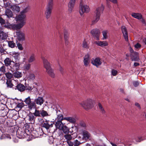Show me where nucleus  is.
Instances as JSON below:
<instances>
[{
	"instance_id": "c85d7f7f",
	"label": "nucleus",
	"mask_w": 146,
	"mask_h": 146,
	"mask_svg": "<svg viewBox=\"0 0 146 146\" xmlns=\"http://www.w3.org/2000/svg\"><path fill=\"white\" fill-rule=\"evenodd\" d=\"M49 121L46 120L44 121L42 124V127L45 128L46 129H48L50 128V125L49 123Z\"/></svg>"
},
{
	"instance_id": "f8f14e48",
	"label": "nucleus",
	"mask_w": 146,
	"mask_h": 146,
	"mask_svg": "<svg viewBox=\"0 0 146 146\" xmlns=\"http://www.w3.org/2000/svg\"><path fill=\"white\" fill-rule=\"evenodd\" d=\"M14 88L15 90H17L21 92H23L26 88V87L24 85L20 83H17V84L15 85Z\"/></svg>"
},
{
	"instance_id": "423d86ee",
	"label": "nucleus",
	"mask_w": 146,
	"mask_h": 146,
	"mask_svg": "<svg viewBox=\"0 0 146 146\" xmlns=\"http://www.w3.org/2000/svg\"><path fill=\"white\" fill-rule=\"evenodd\" d=\"M80 104L86 110L91 109L93 106L92 100L91 99L87 100L83 102Z\"/></svg>"
},
{
	"instance_id": "37998d69",
	"label": "nucleus",
	"mask_w": 146,
	"mask_h": 146,
	"mask_svg": "<svg viewBox=\"0 0 146 146\" xmlns=\"http://www.w3.org/2000/svg\"><path fill=\"white\" fill-rule=\"evenodd\" d=\"M1 116L3 117H4L7 115L8 112L6 110V109H4L3 110H2L1 111Z\"/></svg>"
},
{
	"instance_id": "0eeeda50",
	"label": "nucleus",
	"mask_w": 146,
	"mask_h": 146,
	"mask_svg": "<svg viewBox=\"0 0 146 146\" xmlns=\"http://www.w3.org/2000/svg\"><path fill=\"white\" fill-rule=\"evenodd\" d=\"M19 26V25H16V24H11L9 22H7L3 25V27L10 30H17L19 29L18 28L20 27Z\"/></svg>"
},
{
	"instance_id": "4468645a",
	"label": "nucleus",
	"mask_w": 146,
	"mask_h": 146,
	"mask_svg": "<svg viewBox=\"0 0 146 146\" xmlns=\"http://www.w3.org/2000/svg\"><path fill=\"white\" fill-rule=\"evenodd\" d=\"M91 63L96 67L98 68L102 64V62L100 61V58L97 57L95 58L93 61H91Z\"/></svg>"
},
{
	"instance_id": "f3484780",
	"label": "nucleus",
	"mask_w": 146,
	"mask_h": 146,
	"mask_svg": "<svg viewBox=\"0 0 146 146\" xmlns=\"http://www.w3.org/2000/svg\"><path fill=\"white\" fill-rule=\"evenodd\" d=\"M90 55L89 54L86 55L84 58V64L85 66H87L90 62Z\"/></svg>"
},
{
	"instance_id": "5fc2aeb1",
	"label": "nucleus",
	"mask_w": 146,
	"mask_h": 146,
	"mask_svg": "<svg viewBox=\"0 0 146 146\" xmlns=\"http://www.w3.org/2000/svg\"><path fill=\"white\" fill-rule=\"evenodd\" d=\"M31 64L28 63L25 66V69L26 70H29L31 67Z\"/></svg>"
},
{
	"instance_id": "412c9836",
	"label": "nucleus",
	"mask_w": 146,
	"mask_h": 146,
	"mask_svg": "<svg viewBox=\"0 0 146 146\" xmlns=\"http://www.w3.org/2000/svg\"><path fill=\"white\" fill-rule=\"evenodd\" d=\"M13 61L9 58H7L4 60L5 65L7 66H9L11 67V65L12 64Z\"/></svg>"
},
{
	"instance_id": "49530a36",
	"label": "nucleus",
	"mask_w": 146,
	"mask_h": 146,
	"mask_svg": "<svg viewBox=\"0 0 146 146\" xmlns=\"http://www.w3.org/2000/svg\"><path fill=\"white\" fill-rule=\"evenodd\" d=\"M20 56V54L18 53H16L14 54H13V58L15 60H19Z\"/></svg>"
},
{
	"instance_id": "20e7f679",
	"label": "nucleus",
	"mask_w": 146,
	"mask_h": 146,
	"mask_svg": "<svg viewBox=\"0 0 146 146\" xmlns=\"http://www.w3.org/2000/svg\"><path fill=\"white\" fill-rule=\"evenodd\" d=\"M53 0H49L45 12V15L47 19H49L51 16L53 9Z\"/></svg>"
},
{
	"instance_id": "a878e982",
	"label": "nucleus",
	"mask_w": 146,
	"mask_h": 146,
	"mask_svg": "<svg viewBox=\"0 0 146 146\" xmlns=\"http://www.w3.org/2000/svg\"><path fill=\"white\" fill-rule=\"evenodd\" d=\"M28 106V108L30 110H31L33 109H36V106L35 102H32L27 105Z\"/></svg>"
},
{
	"instance_id": "cd10ccee",
	"label": "nucleus",
	"mask_w": 146,
	"mask_h": 146,
	"mask_svg": "<svg viewBox=\"0 0 146 146\" xmlns=\"http://www.w3.org/2000/svg\"><path fill=\"white\" fill-rule=\"evenodd\" d=\"M131 16L134 18L138 19H141L142 17L141 14L139 13H133Z\"/></svg>"
},
{
	"instance_id": "a19ab883",
	"label": "nucleus",
	"mask_w": 146,
	"mask_h": 146,
	"mask_svg": "<svg viewBox=\"0 0 146 146\" xmlns=\"http://www.w3.org/2000/svg\"><path fill=\"white\" fill-rule=\"evenodd\" d=\"M8 44L9 46L11 48H14L16 45L15 43L13 41H9L8 42Z\"/></svg>"
},
{
	"instance_id": "2eb2a0df",
	"label": "nucleus",
	"mask_w": 146,
	"mask_h": 146,
	"mask_svg": "<svg viewBox=\"0 0 146 146\" xmlns=\"http://www.w3.org/2000/svg\"><path fill=\"white\" fill-rule=\"evenodd\" d=\"M24 133V132L22 131V129L21 128H19L16 132L17 137L19 139L24 138L25 136Z\"/></svg>"
},
{
	"instance_id": "e433bc0d",
	"label": "nucleus",
	"mask_w": 146,
	"mask_h": 146,
	"mask_svg": "<svg viewBox=\"0 0 146 146\" xmlns=\"http://www.w3.org/2000/svg\"><path fill=\"white\" fill-rule=\"evenodd\" d=\"M62 128L61 129L62 130L63 133L65 134H67L69 133V129L68 127L66 125H64L62 127Z\"/></svg>"
},
{
	"instance_id": "72a5a7b5",
	"label": "nucleus",
	"mask_w": 146,
	"mask_h": 146,
	"mask_svg": "<svg viewBox=\"0 0 146 146\" xmlns=\"http://www.w3.org/2000/svg\"><path fill=\"white\" fill-rule=\"evenodd\" d=\"M83 137L86 139H88L90 137V134L87 131H84L83 132Z\"/></svg>"
},
{
	"instance_id": "09e8293b",
	"label": "nucleus",
	"mask_w": 146,
	"mask_h": 146,
	"mask_svg": "<svg viewBox=\"0 0 146 146\" xmlns=\"http://www.w3.org/2000/svg\"><path fill=\"white\" fill-rule=\"evenodd\" d=\"M98 106L99 109L101 110V112L103 113H105V111L104 110L102 106L100 103H99Z\"/></svg>"
},
{
	"instance_id": "f704fd0d",
	"label": "nucleus",
	"mask_w": 146,
	"mask_h": 146,
	"mask_svg": "<svg viewBox=\"0 0 146 146\" xmlns=\"http://www.w3.org/2000/svg\"><path fill=\"white\" fill-rule=\"evenodd\" d=\"M8 36L7 33L4 32L0 33V38L2 40L6 39Z\"/></svg>"
},
{
	"instance_id": "bb28decb",
	"label": "nucleus",
	"mask_w": 146,
	"mask_h": 146,
	"mask_svg": "<svg viewBox=\"0 0 146 146\" xmlns=\"http://www.w3.org/2000/svg\"><path fill=\"white\" fill-rule=\"evenodd\" d=\"M5 14L8 18H11L13 16L12 12L9 9H7L6 10Z\"/></svg>"
},
{
	"instance_id": "58836bf2",
	"label": "nucleus",
	"mask_w": 146,
	"mask_h": 146,
	"mask_svg": "<svg viewBox=\"0 0 146 146\" xmlns=\"http://www.w3.org/2000/svg\"><path fill=\"white\" fill-rule=\"evenodd\" d=\"M142 139V137H139L138 138H134L132 139V141L134 142H140L141 141L143 140Z\"/></svg>"
},
{
	"instance_id": "9d476101",
	"label": "nucleus",
	"mask_w": 146,
	"mask_h": 146,
	"mask_svg": "<svg viewBox=\"0 0 146 146\" xmlns=\"http://www.w3.org/2000/svg\"><path fill=\"white\" fill-rule=\"evenodd\" d=\"M20 64L19 62H17L16 61L15 62L13 61L12 64L11 65V70L12 71H14L15 70H18L19 68Z\"/></svg>"
},
{
	"instance_id": "ea45409f",
	"label": "nucleus",
	"mask_w": 146,
	"mask_h": 146,
	"mask_svg": "<svg viewBox=\"0 0 146 146\" xmlns=\"http://www.w3.org/2000/svg\"><path fill=\"white\" fill-rule=\"evenodd\" d=\"M5 75L7 79H11L13 76V74L10 72L6 73Z\"/></svg>"
},
{
	"instance_id": "c03bdc74",
	"label": "nucleus",
	"mask_w": 146,
	"mask_h": 146,
	"mask_svg": "<svg viewBox=\"0 0 146 146\" xmlns=\"http://www.w3.org/2000/svg\"><path fill=\"white\" fill-rule=\"evenodd\" d=\"M25 102L26 104L28 105L29 104H30L31 102V99L30 96H29L27 98H25V100L23 101Z\"/></svg>"
},
{
	"instance_id": "774afa93",
	"label": "nucleus",
	"mask_w": 146,
	"mask_h": 146,
	"mask_svg": "<svg viewBox=\"0 0 146 146\" xmlns=\"http://www.w3.org/2000/svg\"><path fill=\"white\" fill-rule=\"evenodd\" d=\"M6 139L5 134H3L0 137V139Z\"/></svg>"
},
{
	"instance_id": "ddd939ff",
	"label": "nucleus",
	"mask_w": 146,
	"mask_h": 146,
	"mask_svg": "<svg viewBox=\"0 0 146 146\" xmlns=\"http://www.w3.org/2000/svg\"><path fill=\"white\" fill-rule=\"evenodd\" d=\"M64 120H66L68 121H69L71 123L75 124L76 122V121L78 119L76 116L74 117H68L64 118Z\"/></svg>"
},
{
	"instance_id": "3c124183",
	"label": "nucleus",
	"mask_w": 146,
	"mask_h": 146,
	"mask_svg": "<svg viewBox=\"0 0 146 146\" xmlns=\"http://www.w3.org/2000/svg\"><path fill=\"white\" fill-rule=\"evenodd\" d=\"M17 44L19 49L21 50H23V48L22 46V45L21 44L17 42Z\"/></svg>"
},
{
	"instance_id": "a211bd4d",
	"label": "nucleus",
	"mask_w": 146,
	"mask_h": 146,
	"mask_svg": "<svg viewBox=\"0 0 146 146\" xmlns=\"http://www.w3.org/2000/svg\"><path fill=\"white\" fill-rule=\"evenodd\" d=\"M13 80L7 79L6 82L7 87V88H12L13 89H14V87L15 85H14L12 82Z\"/></svg>"
},
{
	"instance_id": "de8ad7c7",
	"label": "nucleus",
	"mask_w": 146,
	"mask_h": 146,
	"mask_svg": "<svg viewBox=\"0 0 146 146\" xmlns=\"http://www.w3.org/2000/svg\"><path fill=\"white\" fill-rule=\"evenodd\" d=\"M82 45V47L84 48L87 49L89 48V46L85 40L83 41Z\"/></svg>"
},
{
	"instance_id": "473e14b6",
	"label": "nucleus",
	"mask_w": 146,
	"mask_h": 146,
	"mask_svg": "<svg viewBox=\"0 0 146 146\" xmlns=\"http://www.w3.org/2000/svg\"><path fill=\"white\" fill-rule=\"evenodd\" d=\"M64 37L65 43L66 44H68L69 43L68 39V34L67 31L66 30H64Z\"/></svg>"
},
{
	"instance_id": "dca6fc26",
	"label": "nucleus",
	"mask_w": 146,
	"mask_h": 146,
	"mask_svg": "<svg viewBox=\"0 0 146 146\" xmlns=\"http://www.w3.org/2000/svg\"><path fill=\"white\" fill-rule=\"evenodd\" d=\"M76 0H70L68 5L69 12L71 13L72 12L73 8Z\"/></svg>"
},
{
	"instance_id": "6ab92c4d",
	"label": "nucleus",
	"mask_w": 146,
	"mask_h": 146,
	"mask_svg": "<svg viewBox=\"0 0 146 146\" xmlns=\"http://www.w3.org/2000/svg\"><path fill=\"white\" fill-rule=\"evenodd\" d=\"M121 30L124 38L126 41L128 40V35L127 29L124 26L121 27Z\"/></svg>"
},
{
	"instance_id": "6e6d98bb",
	"label": "nucleus",
	"mask_w": 146,
	"mask_h": 146,
	"mask_svg": "<svg viewBox=\"0 0 146 146\" xmlns=\"http://www.w3.org/2000/svg\"><path fill=\"white\" fill-rule=\"evenodd\" d=\"M80 125L83 128H85L86 126V123L83 121L80 122Z\"/></svg>"
},
{
	"instance_id": "7c9ffc66",
	"label": "nucleus",
	"mask_w": 146,
	"mask_h": 146,
	"mask_svg": "<svg viewBox=\"0 0 146 146\" xmlns=\"http://www.w3.org/2000/svg\"><path fill=\"white\" fill-rule=\"evenodd\" d=\"M96 44L99 46L102 47L106 46L108 45V43L106 41L96 42Z\"/></svg>"
},
{
	"instance_id": "69168bd1",
	"label": "nucleus",
	"mask_w": 146,
	"mask_h": 146,
	"mask_svg": "<svg viewBox=\"0 0 146 146\" xmlns=\"http://www.w3.org/2000/svg\"><path fill=\"white\" fill-rule=\"evenodd\" d=\"M107 2L108 3L109 2L110 3V1H111L113 3H116L117 2V0H106Z\"/></svg>"
},
{
	"instance_id": "c756f323",
	"label": "nucleus",
	"mask_w": 146,
	"mask_h": 146,
	"mask_svg": "<svg viewBox=\"0 0 146 146\" xmlns=\"http://www.w3.org/2000/svg\"><path fill=\"white\" fill-rule=\"evenodd\" d=\"M40 113L41 116H42V117L50 116V114H49L48 112L44 110H41Z\"/></svg>"
},
{
	"instance_id": "7ed1b4c3",
	"label": "nucleus",
	"mask_w": 146,
	"mask_h": 146,
	"mask_svg": "<svg viewBox=\"0 0 146 146\" xmlns=\"http://www.w3.org/2000/svg\"><path fill=\"white\" fill-rule=\"evenodd\" d=\"M104 9V7L102 5H101V7L96 8L94 12L93 19L92 21V25L96 23L99 20L101 14L103 13Z\"/></svg>"
},
{
	"instance_id": "a18cd8bd",
	"label": "nucleus",
	"mask_w": 146,
	"mask_h": 146,
	"mask_svg": "<svg viewBox=\"0 0 146 146\" xmlns=\"http://www.w3.org/2000/svg\"><path fill=\"white\" fill-rule=\"evenodd\" d=\"M63 119H64V118H63V115L62 114H60L57 115V117L56 119V121H62Z\"/></svg>"
},
{
	"instance_id": "bf43d9fd",
	"label": "nucleus",
	"mask_w": 146,
	"mask_h": 146,
	"mask_svg": "<svg viewBox=\"0 0 146 146\" xmlns=\"http://www.w3.org/2000/svg\"><path fill=\"white\" fill-rule=\"evenodd\" d=\"M29 77L30 79L33 80L35 78V76L34 74H29Z\"/></svg>"
},
{
	"instance_id": "864d4df0",
	"label": "nucleus",
	"mask_w": 146,
	"mask_h": 146,
	"mask_svg": "<svg viewBox=\"0 0 146 146\" xmlns=\"http://www.w3.org/2000/svg\"><path fill=\"white\" fill-rule=\"evenodd\" d=\"M81 144L80 142L77 140L76 139L73 142L74 145V146H78Z\"/></svg>"
},
{
	"instance_id": "603ef678",
	"label": "nucleus",
	"mask_w": 146,
	"mask_h": 146,
	"mask_svg": "<svg viewBox=\"0 0 146 146\" xmlns=\"http://www.w3.org/2000/svg\"><path fill=\"white\" fill-rule=\"evenodd\" d=\"M5 20L2 18L1 16H0V24L1 25H3L5 24Z\"/></svg>"
},
{
	"instance_id": "5701e85b",
	"label": "nucleus",
	"mask_w": 146,
	"mask_h": 146,
	"mask_svg": "<svg viewBox=\"0 0 146 146\" xmlns=\"http://www.w3.org/2000/svg\"><path fill=\"white\" fill-rule=\"evenodd\" d=\"M10 6H11L10 7L12 10L15 12L18 13L19 11L20 7L16 5H10Z\"/></svg>"
},
{
	"instance_id": "680f3d73",
	"label": "nucleus",
	"mask_w": 146,
	"mask_h": 146,
	"mask_svg": "<svg viewBox=\"0 0 146 146\" xmlns=\"http://www.w3.org/2000/svg\"><path fill=\"white\" fill-rule=\"evenodd\" d=\"M135 47L137 49L140 48L141 47V45L139 43H137L135 45Z\"/></svg>"
},
{
	"instance_id": "2f4dec72",
	"label": "nucleus",
	"mask_w": 146,
	"mask_h": 146,
	"mask_svg": "<svg viewBox=\"0 0 146 146\" xmlns=\"http://www.w3.org/2000/svg\"><path fill=\"white\" fill-rule=\"evenodd\" d=\"M13 76L16 78H20L22 76L21 72H19L18 70L15 71L13 72Z\"/></svg>"
},
{
	"instance_id": "39448f33",
	"label": "nucleus",
	"mask_w": 146,
	"mask_h": 146,
	"mask_svg": "<svg viewBox=\"0 0 146 146\" xmlns=\"http://www.w3.org/2000/svg\"><path fill=\"white\" fill-rule=\"evenodd\" d=\"M90 10V9L88 6L84 4L82 0L81 1L80 4L79 13L80 15L82 16L84 13H88Z\"/></svg>"
},
{
	"instance_id": "8fccbe9b",
	"label": "nucleus",
	"mask_w": 146,
	"mask_h": 146,
	"mask_svg": "<svg viewBox=\"0 0 146 146\" xmlns=\"http://www.w3.org/2000/svg\"><path fill=\"white\" fill-rule=\"evenodd\" d=\"M64 137L67 140V141H70L72 138V137L71 136V135L69 134L65 135Z\"/></svg>"
},
{
	"instance_id": "9b49d317",
	"label": "nucleus",
	"mask_w": 146,
	"mask_h": 146,
	"mask_svg": "<svg viewBox=\"0 0 146 146\" xmlns=\"http://www.w3.org/2000/svg\"><path fill=\"white\" fill-rule=\"evenodd\" d=\"M131 59L132 61L139 62L140 60L138 53L136 52H134L133 54L130 55Z\"/></svg>"
},
{
	"instance_id": "13d9d810",
	"label": "nucleus",
	"mask_w": 146,
	"mask_h": 146,
	"mask_svg": "<svg viewBox=\"0 0 146 146\" xmlns=\"http://www.w3.org/2000/svg\"><path fill=\"white\" fill-rule=\"evenodd\" d=\"M71 128L74 133L78 131V129L76 126H72Z\"/></svg>"
},
{
	"instance_id": "f257e3e1",
	"label": "nucleus",
	"mask_w": 146,
	"mask_h": 146,
	"mask_svg": "<svg viewBox=\"0 0 146 146\" xmlns=\"http://www.w3.org/2000/svg\"><path fill=\"white\" fill-rule=\"evenodd\" d=\"M27 11V9L26 8L23 10L20 13V14L17 16L16 17V20L19 21L20 23L16 25H19L20 27L18 28L19 29L22 28L25 23V19L26 16L25 13Z\"/></svg>"
},
{
	"instance_id": "4d7b16f0",
	"label": "nucleus",
	"mask_w": 146,
	"mask_h": 146,
	"mask_svg": "<svg viewBox=\"0 0 146 146\" xmlns=\"http://www.w3.org/2000/svg\"><path fill=\"white\" fill-rule=\"evenodd\" d=\"M0 71L1 72L4 73L5 72V67L3 66L0 68Z\"/></svg>"
},
{
	"instance_id": "6e6552de",
	"label": "nucleus",
	"mask_w": 146,
	"mask_h": 146,
	"mask_svg": "<svg viewBox=\"0 0 146 146\" xmlns=\"http://www.w3.org/2000/svg\"><path fill=\"white\" fill-rule=\"evenodd\" d=\"M91 33L97 40H99L100 34L99 30L97 29H93L91 31Z\"/></svg>"
},
{
	"instance_id": "aec40b11",
	"label": "nucleus",
	"mask_w": 146,
	"mask_h": 146,
	"mask_svg": "<svg viewBox=\"0 0 146 146\" xmlns=\"http://www.w3.org/2000/svg\"><path fill=\"white\" fill-rule=\"evenodd\" d=\"M36 104L41 106L44 102V100L42 97H38L36 98L34 101Z\"/></svg>"
},
{
	"instance_id": "393cba45",
	"label": "nucleus",
	"mask_w": 146,
	"mask_h": 146,
	"mask_svg": "<svg viewBox=\"0 0 146 146\" xmlns=\"http://www.w3.org/2000/svg\"><path fill=\"white\" fill-rule=\"evenodd\" d=\"M55 126L56 128L59 129L62 128V127L64 125L62 121H58L56 122Z\"/></svg>"
},
{
	"instance_id": "79ce46f5",
	"label": "nucleus",
	"mask_w": 146,
	"mask_h": 146,
	"mask_svg": "<svg viewBox=\"0 0 146 146\" xmlns=\"http://www.w3.org/2000/svg\"><path fill=\"white\" fill-rule=\"evenodd\" d=\"M102 33L103 38L105 39H107L108 38V31L107 30H104L102 31Z\"/></svg>"
},
{
	"instance_id": "0e129e2a",
	"label": "nucleus",
	"mask_w": 146,
	"mask_h": 146,
	"mask_svg": "<svg viewBox=\"0 0 146 146\" xmlns=\"http://www.w3.org/2000/svg\"><path fill=\"white\" fill-rule=\"evenodd\" d=\"M26 86V87L25 89H26V90H32L33 88L32 87L29 86V85L27 86Z\"/></svg>"
},
{
	"instance_id": "4c0bfd02",
	"label": "nucleus",
	"mask_w": 146,
	"mask_h": 146,
	"mask_svg": "<svg viewBox=\"0 0 146 146\" xmlns=\"http://www.w3.org/2000/svg\"><path fill=\"white\" fill-rule=\"evenodd\" d=\"M35 55L34 54H32L29 57L28 60L29 63H31L33 62L35 60Z\"/></svg>"
},
{
	"instance_id": "338daca9",
	"label": "nucleus",
	"mask_w": 146,
	"mask_h": 146,
	"mask_svg": "<svg viewBox=\"0 0 146 146\" xmlns=\"http://www.w3.org/2000/svg\"><path fill=\"white\" fill-rule=\"evenodd\" d=\"M67 142L69 146H72L74 145L73 143L71 142L70 141H68Z\"/></svg>"
},
{
	"instance_id": "f03ea898",
	"label": "nucleus",
	"mask_w": 146,
	"mask_h": 146,
	"mask_svg": "<svg viewBox=\"0 0 146 146\" xmlns=\"http://www.w3.org/2000/svg\"><path fill=\"white\" fill-rule=\"evenodd\" d=\"M42 58L43 61L44 67L46 69V72L51 77L54 78L55 75L53 70L51 68L50 63L44 57H42Z\"/></svg>"
},
{
	"instance_id": "052dcab7",
	"label": "nucleus",
	"mask_w": 146,
	"mask_h": 146,
	"mask_svg": "<svg viewBox=\"0 0 146 146\" xmlns=\"http://www.w3.org/2000/svg\"><path fill=\"white\" fill-rule=\"evenodd\" d=\"M111 73L113 76H115L117 73V71L116 70H112Z\"/></svg>"
},
{
	"instance_id": "e2e57ef3",
	"label": "nucleus",
	"mask_w": 146,
	"mask_h": 146,
	"mask_svg": "<svg viewBox=\"0 0 146 146\" xmlns=\"http://www.w3.org/2000/svg\"><path fill=\"white\" fill-rule=\"evenodd\" d=\"M133 84L135 87H136L139 86V83L137 81H135L133 82Z\"/></svg>"
},
{
	"instance_id": "4be33fe9",
	"label": "nucleus",
	"mask_w": 146,
	"mask_h": 146,
	"mask_svg": "<svg viewBox=\"0 0 146 146\" xmlns=\"http://www.w3.org/2000/svg\"><path fill=\"white\" fill-rule=\"evenodd\" d=\"M29 120L30 121L31 123L32 122L34 123L35 122L36 117L33 113H30L28 115Z\"/></svg>"
},
{
	"instance_id": "c9c22d12",
	"label": "nucleus",
	"mask_w": 146,
	"mask_h": 146,
	"mask_svg": "<svg viewBox=\"0 0 146 146\" xmlns=\"http://www.w3.org/2000/svg\"><path fill=\"white\" fill-rule=\"evenodd\" d=\"M40 113H41V110H39L35 109V112L33 113L36 117H41Z\"/></svg>"
},
{
	"instance_id": "1a4fd4ad",
	"label": "nucleus",
	"mask_w": 146,
	"mask_h": 146,
	"mask_svg": "<svg viewBox=\"0 0 146 146\" xmlns=\"http://www.w3.org/2000/svg\"><path fill=\"white\" fill-rule=\"evenodd\" d=\"M17 39L19 42H23L25 40V34L21 31L16 32Z\"/></svg>"
},
{
	"instance_id": "b1692460",
	"label": "nucleus",
	"mask_w": 146,
	"mask_h": 146,
	"mask_svg": "<svg viewBox=\"0 0 146 146\" xmlns=\"http://www.w3.org/2000/svg\"><path fill=\"white\" fill-rule=\"evenodd\" d=\"M22 101V102L21 103H19L18 101L17 102H15L17 104L15 108L18 109H19V110H21L25 106L23 102V101Z\"/></svg>"
}]
</instances>
